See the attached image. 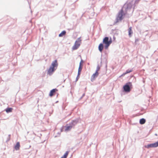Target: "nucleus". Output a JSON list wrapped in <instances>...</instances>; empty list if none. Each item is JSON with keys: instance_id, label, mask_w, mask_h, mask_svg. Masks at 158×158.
<instances>
[{"instance_id": "9b49d317", "label": "nucleus", "mask_w": 158, "mask_h": 158, "mask_svg": "<svg viewBox=\"0 0 158 158\" xmlns=\"http://www.w3.org/2000/svg\"><path fill=\"white\" fill-rule=\"evenodd\" d=\"M65 131H68L70 130L72 128V126L69 123V124H67L65 126Z\"/></svg>"}, {"instance_id": "bb28decb", "label": "nucleus", "mask_w": 158, "mask_h": 158, "mask_svg": "<svg viewBox=\"0 0 158 158\" xmlns=\"http://www.w3.org/2000/svg\"><path fill=\"white\" fill-rule=\"evenodd\" d=\"M10 135H8V137H9V139L7 140L8 141H9L10 139Z\"/></svg>"}, {"instance_id": "b1692460", "label": "nucleus", "mask_w": 158, "mask_h": 158, "mask_svg": "<svg viewBox=\"0 0 158 158\" xmlns=\"http://www.w3.org/2000/svg\"><path fill=\"white\" fill-rule=\"evenodd\" d=\"M85 93H84L82 96L80 98V100H81V99H82L85 96Z\"/></svg>"}, {"instance_id": "7ed1b4c3", "label": "nucleus", "mask_w": 158, "mask_h": 158, "mask_svg": "<svg viewBox=\"0 0 158 158\" xmlns=\"http://www.w3.org/2000/svg\"><path fill=\"white\" fill-rule=\"evenodd\" d=\"M112 42V40L111 38H110V40H109V37H106L103 39L102 43L105 44V48L106 49H107Z\"/></svg>"}, {"instance_id": "dca6fc26", "label": "nucleus", "mask_w": 158, "mask_h": 158, "mask_svg": "<svg viewBox=\"0 0 158 158\" xmlns=\"http://www.w3.org/2000/svg\"><path fill=\"white\" fill-rule=\"evenodd\" d=\"M66 33V31L64 30L59 35V36L60 37H62Z\"/></svg>"}, {"instance_id": "f257e3e1", "label": "nucleus", "mask_w": 158, "mask_h": 158, "mask_svg": "<svg viewBox=\"0 0 158 158\" xmlns=\"http://www.w3.org/2000/svg\"><path fill=\"white\" fill-rule=\"evenodd\" d=\"M130 1L128 3L124 5L123 9L118 13L116 23L118 22L119 20H122L123 18V16L126 14L131 15H132L135 6V1Z\"/></svg>"}, {"instance_id": "39448f33", "label": "nucleus", "mask_w": 158, "mask_h": 158, "mask_svg": "<svg viewBox=\"0 0 158 158\" xmlns=\"http://www.w3.org/2000/svg\"><path fill=\"white\" fill-rule=\"evenodd\" d=\"M56 69L50 66L48 71L47 74L50 76L52 75Z\"/></svg>"}, {"instance_id": "a211bd4d", "label": "nucleus", "mask_w": 158, "mask_h": 158, "mask_svg": "<svg viewBox=\"0 0 158 158\" xmlns=\"http://www.w3.org/2000/svg\"><path fill=\"white\" fill-rule=\"evenodd\" d=\"M69 152L68 151H67L66 152L64 153V154L62 156L65 158H67V157L68 156V155L69 154Z\"/></svg>"}, {"instance_id": "2f4dec72", "label": "nucleus", "mask_w": 158, "mask_h": 158, "mask_svg": "<svg viewBox=\"0 0 158 158\" xmlns=\"http://www.w3.org/2000/svg\"><path fill=\"white\" fill-rule=\"evenodd\" d=\"M60 158H64L63 156H62Z\"/></svg>"}, {"instance_id": "c85d7f7f", "label": "nucleus", "mask_w": 158, "mask_h": 158, "mask_svg": "<svg viewBox=\"0 0 158 158\" xmlns=\"http://www.w3.org/2000/svg\"><path fill=\"white\" fill-rule=\"evenodd\" d=\"M138 41V39H136L135 40V42H136Z\"/></svg>"}, {"instance_id": "f3484780", "label": "nucleus", "mask_w": 158, "mask_h": 158, "mask_svg": "<svg viewBox=\"0 0 158 158\" xmlns=\"http://www.w3.org/2000/svg\"><path fill=\"white\" fill-rule=\"evenodd\" d=\"M128 35L129 36L133 33V32L132 30V27H130L128 30Z\"/></svg>"}, {"instance_id": "4468645a", "label": "nucleus", "mask_w": 158, "mask_h": 158, "mask_svg": "<svg viewBox=\"0 0 158 158\" xmlns=\"http://www.w3.org/2000/svg\"><path fill=\"white\" fill-rule=\"evenodd\" d=\"M20 146V145L19 143V142H17L15 146V148L16 150H18L19 149Z\"/></svg>"}, {"instance_id": "1a4fd4ad", "label": "nucleus", "mask_w": 158, "mask_h": 158, "mask_svg": "<svg viewBox=\"0 0 158 158\" xmlns=\"http://www.w3.org/2000/svg\"><path fill=\"white\" fill-rule=\"evenodd\" d=\"M57 91L58 89L56 88L52 89L50 91L49 96L51 97Z\"/></svg>"}, {"instance_id": "a878e982", "label": "nucleus", "mask_w": 158, "mask_h": 158, "mask_svg": "<svg viewBox=\"0 0 158 158\" xmlns=\"http://www.w3.org/2000/svg\"><path fill=\"white\" fill-rule=\"evenodd\" d=\"M79 77H80L79 76H77V77L76 78V81H78V80L79 79Z\"/></svg>"}, {"instance_id": "72a5a7b5", "label": "nucleus", "mask_w": 158, "mask_h": 158, "mask_svg": "<svg viewBox=\"0 0 158 158\" xmlns=\"http://www.w3.org/2000/svg\"><path fill=\"white\" fill-rule=\"evenodd\" d=\"M155 135H157V134H155Z\"/></svg>"}, {"instance_id": "f8f14e48", "label": "nucleus", "mask_w": 158, "mask_h": 158, "mask_svg": "<svg viewBox=\"0 0 158 158\" xmlns=\"http://www.w3.org/2000/svg\"><path fill=\"white\" fill-rule=\"evenodd\" d=\"M104 47V46L103 45V43H101L99 45L98 47V49L99 51L101 52H102L103 49Z\"/></svg>"}, {"instance_id": "473e14b6", "label": "nucleus", "mask_w": 158, "mask_h": 158, "mask_svg": "<svg viewBox=\"0 0 158 158\" xmlns=\"http://www.w3.org/2000/svg\"><path fill=\"white\" fill-rule=\"evenodd\" d=\"M56 136V135L55 136V137H57V136Z\"/></svg>"}, {"instance_id": "2eb2a0df", "label": "nucleus", "mask_w": 158, "mask_h": 158, "mask_svg": "<svg viewBox=\"0 0 158 158\" xmlns=\"http://www.w3.org/2000/svg\"><path fill=\"white\" fill-rule=\"evenodd\" d=\"M12 110L13 109L12 108L7 107L5 109V110L7 113H9L11 112L12 111Z\"/></svg>"}, {"instance_id": "393cba45", "label": "nucleus", "mask_w": 158, "mask_h": 158, "mask_svg": "<svg viewBox=\"0 0 158 158\" xmlns=\"http://www.w3.org/2000/svg\"><path fill=\"white\" fill-rule=\"evenodd\" d=\"M81 72L78 71V74H77V76H78L80 77V75L81 74Z\"/></svg>"}, {"instance_id": "0eeeda50", "label": "nucleus", "mask_w": 158, "mask_h": 158, "mask_svg": "<svg viewBox=\"0 0 158 158\" xmlns=\"http://www.w3.org/2000/svg\"><path fill=\"white\" fill-rule=\"evenodd\" d=\"M80 44L81 43L79 42H78L77 41H76L74 45L72 47V49L73 50H75L77 49L80 46Z\"/></svg>"}, {"instance_id": "9d476101", "label": "nucleus", "mask_w": 158, "mask_h": 158, "mask_svg": "<svg viewBox=\"0 0 158 158\" xmlns=\"http://www.w3.org/2000/svg\"><path fill=\"white\" fill-rule=\"evenodd\" d=\"M78 121L79 119L77 118L72 120V121L69 123L73 127L75 126L78 123Z\"/></svg>"}, {"instance_id": "c756f323", "label": "nucleus", "mask_w": 158, "mask_h": 158, "mask_svg": "<svg viewBox=\"0 0 158 158\" xmlns=\"http://www.w3.org/2000/svg\"><path fill=\"white\" fill-rule=\"evenodd\" d=\"M57 134L59 135V136L60 134V133L59 132H58Z\"/></svg>"}, {"instance_id": "423d86ee", "label": "nucleus", "mask_w": 158, "mask_h": 158, "mask_svg": "<svg viewBox=\"0 0 158 158\" xmlns=\"http://www.w3.org/2000/svg\"><path fill=\"white\" fill-rule=\"evenodd\" d=\"M58 66V63L57 62V60H55L53 61L50 66L53 67L56 69L57 68Z\"/></svg>"}, {"instance_id": "412c9836", "label": "nucleus", "mask_w": 158, "mask_h": 158, "mask_svg": "<svg viewBox=\"0 0 158 158\" xmlns=\"http://www.w3.org/2000/svg\"><path fill=\"white\" fill-rule=\"evenodd\" d=\"M100 69V66H99V64H98V65L97 67L96 70V72H98Z\"/></svg>"}, {"instance_id": "4be33fe9", "label": "nucleus", "mask_w": 158, "mask_h": 158, "mask_svg": "<svg viewBox=\"0 0 158 158\" xmlns=\"http://www.w3.org/2000/svg\"><path fill=\"white\" fill-rule=\"evenodd\" d=\"M76 41H77V42H79L81 43V37H79L77 39Z\"/></svg>"}, {"instance_id": "aec40b11", "label": "nucleus", "mask_w": 158, "mask_h": 158, "mask_svg": "<svg viewBox=\"0 0 158 158\" xmlns=\"http://www.w3.org/2000/svg\"><path fill=\"white\" fill-rule=\"evenodd\" d=\"M82 69V65H79L78 69V71L81 72Z\"/></svg>"}, {"instance_id": "6ab92c4d", "label": "nucleus", "mask_w": 158, "mask_h": 158, "mask_svg": "<svg viewBox=\"0 0 158 158\" xmlns=\"http://www.w3.org/2000/svg\"><path fill=\"white\" fill-rule=\"evenodd\" d=\"M132 71H133V70L132 69H128L125 72V73L127 74V73H130L131 72H132Z\"/></svg>"}, {"instance_id": "f704fd0d", "label": "nucleus", "mask_w": 158, "mask_h": 158, "mask_svg": "<svg viewBox=\"0 0 158 158\" xmlns=\"http://www.w3.org/2000/svg\"><path fill=\"white\" fill-rule=\"evenodd\" d=\"M8 139H9V138H8V139H7V141H7V140H8Z\"/></svg>"}, {"instance_id": "6e6552de", "label": "nucleus", "mask_w": 158, "mask_h": 158, "mask_svg": "<svg viewBox=\"0 0 158 158\" xmlns=\"http://www.w3.org/2000/svg\"><path fill=\"white\" fill-rule=\"evenodd\" d=\"M98 72H96L92 75L91 77V81H93L95 80V79L97 77L98 75Z\"/></svg>"}, {"instance_id": "20e7f679", "label": "nucleus", "mask_w": 158, "mask_h": 158, "mask_svg": "<svg viewBox=\"0 0 158 158\" xmlns=\"http://www.w3.org/2000/svg\"><path fill=\"white\" fill-rule=\"evenodd\" d=\"M158 146V141L155 143L149 144L147 145H145L144 147L147 148H156Z\"/></svg>"}, {"instance_id": "f03ea898", "label": "nucleus", "mask_w": 158, "mask_h": 158, "mask_svg": "<svg viewBox=\"0 0 158 158\" xmlns=\"http://www.w3.org/2000/svg\"><path fill=\"white\" fill-rule=\"evenodd\" d=\"M132 88V84L131 82L127 83L123 87V92L128 93L131 91Z\"/></svg>"}, {"instance_id": "cd10ccee", "label": "nucleus", "mask_w": 158, "mask_h": 158, "mask_svg": "<svg viewBox=\"0 0 158 158\" xmlns=\"http://www.w3.org/2000/svg\"><path fill=\"white\" fill-rule=\"evenodd\" d=\"M126 74V73H123L120 77L123 76H124Z\"/></svg>"}, {"instance_id": "ddd939ff", "label": "nucleus", "mask_w": 158, "mask_h": 158, "mask_svg": "<svg viewBox=\"0 0 158 158\" xmlns=\"http://www.w3.org/2000/svg\"><path fill=\"white\" fill-rule=\"evenodd\" d=\"M146 119L144 118H142L139 120V123L141 124H143L146 122Z\"/></svg>"}, {"instance_id": "5701e85b", "label": "nucleus", "mask_w": 158, "mask_h": 158, "mask_svg": "<svg viewBox=\"0 0 158 158\" xmlns=\"http://www.w3.org/2000/svg\"><path fill=\"white\" fill-rule=\"evenodd\" d=\"M84 62V61L82 60V59H81V61L80 63V64H79V65H82V63H83Z\"/></svg>"}, {"instance_id": "7c9ffc66", "label": "nucleus", "mask_w": 158, "mask_h": 158, "mask_svg": "<svg viewBox=\"0 0 158 158\" xmlns=\"http://www.w3.org/2000/svg\"><path fill=\"white\" fill-rule=\"evenodd\" d=\"M28 3H29V6H30V4L29 2V1H28Z\"/></svg>"}]
</instances>
